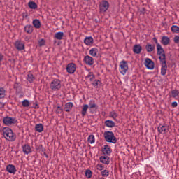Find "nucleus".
I'll return each instance as SVG.
<instances>
[{
    "mask_svg": "<svg viewBox=\"0 0 179 179\" xmlns=\"http://www.w3.org/2000/svg\"><path fill=\"white\" fill-rule=\"evenodd\" d=\"M3 136L5 139L9 141V142H13V141L16 140V134H15L13 131L9 127H4L3 129Z\"/></svg>",
    "mask_w": 179,
    "mask_h": 179,
    "instance_id": "f257e3e1",
    "label": "nucleus"
},
{
    "mask_svg": "<svg viewBox=\"0 0 179 179\" xmlns=\"http://www.w3.org/2000/svg\"><path fill=\"white\" fill-rule=\"evenodd\" d=\"M103 137L105 138V141L106 142H108L109 143H117V137H115L113 131H105L103 133Z\"/></svg>",
    "mask_w": 179,
    "mask_h": 179,
    "instance_id": "f03ea898",
    "label": "nucleus"
},
{
    "mask_svg": "<svg viewBox=\"0 0 179 179\" xmlns=\"http://www.w3.org/2000/svg\"><path fill=\"white\" fill-rule=\"evenodd\" d=\"M157 54L159 55V59L160 62L166 61V53L164 52V49L162 47V45L158 44L157 45Z\"/></svg>",
    "mask_w": 179,
    "mask_h": 179,
    "instance_id": "7ed1b4c3",
    "label": "nucleus"
},
{
    "mask_svg": "<svg viewBox=\"0 0 179 179\" xmlns=\"http://www.w3.org/2000/svg\"><path fill=\"white\" fill-rule=\"evenodd\" d=\"M119 71L122 75H125L128 72V62L125 60H122L120 62Z\"/></svg>",
    "mask_w": 179,
    "mask_h": 179,
    "instance_id": "20e7f679",
    "label": "nucleus"
},
{
    "mask_svg": "<svg viewBox=\"0 0 179 179\" xmlns=\"http://www.w3.org/2000/svg\"><path fill=\"white\" fill-rule=\"evenodd\" d=\"M3 122L4 125H7V127H10V125L16 124V122H17V120H16L15 117L7 116L3 118Z\"/></svg>",
    "mask_w": 179,
    "mask_h": 179,
    "instance_id": "39448f33",
    "label": "nucleus"
},
{
    "mask_svg": "<svg viewBox=\"0 0 179 179\" xmlns=\"http://www.w3.org/2000/svg\"><path fill=\"white\" fill-rule=\"evenodd\" d=\"M50 89L57 92L61 89V80L59 79H55L50 83Z\"/></svg>",
    "mask_w": 179,
    "mask_h": 179,
    "instance_id": "423d86ee",
    "label": "nucleus"
},
{
    "mask_svg": "<svg viewBox=\"0 0 179 179\" xmlns=\"http://www.w3.org/2000/svg\"><path fill=\"white\" fill-rule=\"evenodd\" d=\"M108 8H110V3H108L106 0H103L99 3V10L101 12H106L108 10Z\"/></svg>",
    "mask_w": 179,
    "mask_h": 179,
    "instance_id": "0eeeda50",
    "label": "nucleus"
},
{
    "mask_svg": "<svg viewBox=\"0 0 179 179\" xmlns=\"http://www.w3.org/2000/svg\"><path fill=\"white\" fill-rule=\"evenodd\" d=\"M66 69L68 73H75V72L76 71V64H75L74 63H69L67 64Z\"/></svg>",
    "mask_w": 179,
    "mask_h": 179,
    "instance_id": "6e6552de",
    "label": "nucleus"
},
{
    "mask_svg": "<svg viewBox=\"0 0 179 179\" xmlns=\"http://www.w3.org/2000/svg\"><path fill=\"white\" fill-rule=\"evenodd\" d=\"M83 62L86 65H89L90 66H92V65L94 64V59H93V57H90V55L85 56Z\"/></svg>",
    "mask_w": 179,
    "mask_h": 179,
    "instance_id": "1a4fd4ad",
    "label": "nucleus"
},
{
    "mask_svg": "<svg viewBox=\"0 0 179 179\" xmlns=\"http://www.w3.org/2000/svg\"><path fill=\"white\" fill-rule=\"evenodd\" d=\"M157 131L159 132V134L164 135V134H167V132H169V126L159 124V126L157 127Z\"/></svg>",
    "mask_w": 179,
    "mask_h": 179,
    "instance_id": "9d476101",
    "label": "nucleus"
},
{
    "mask_svg": "<svg viewBox=\"0 0 179 179\" xmlns=\"http://www.w3.org/2000/svg\"><path fill=\"white\" fill-rule=\"evenodd\" d=\"M145 66L148 69H155V62H153L152 59L149 58L145 59Z\"/></svg>",
    "mask_w": 179,
    "mask_h": 179,
    "instance_id": "9b49d317",
    "label": "nucleus"
},
{
    "mask_svg": "<svg viewBox=\"0 0 179 179\" xmlns=\"http://www.w3.org/2000/svg\"><path fill=\"white\" fill-rule=\"evenodd\" d=\"M15 47L18 51H23L24 50V43L20 40H17L15 43Z\"/></svg>",
    "mask_w": 179,
    "mask_h": 179,
    "instance_id": "f8f14e48",
    "label": "nucleus"
},
{
    "mask_svg": "<svg viewBox=\"0 0 179 179\" xmlns=\"http://www.w3.org/2000/svg\"><path fill=\"white\" fill-rule=\"evenodd\" d=\"M161 64V75L164 76L167 73V61L160 62Z\"/></svg>",
    "mask_w": 179,
    "mask_h": 179,
    "instance_id": "ddd939ff",
    "label": "nucleus"
},
{
    "mask_svg": "<svg viewBox=\"0 0 179 179\" xmlns=\"http://www.w3.org/2000/svg\"><path fill=\"white\" fill-rule=\"evenodd\" d=\"M6 170L8 173H10V174H15L17 171V170H16V166L13 164L7 165Z\"/></svg>",
    "mask_w": 179,
    "mask_h": 179,
    "instance_id": "4468645a",
    "label": "nucleus"
},
{
    "mask_svg": "<svg viewBox=\"0 0 179 179\" xmlns=\"http://www.w3.org/2000/svg\"><path fill=\"white\" fill-rule=\"evenodd\" d=\"M22 152L24 153V155H29V153H31V147L29 144H24L22 145Z\"/></svg>",
    "mask_w": 179,
    "mask_h": 179,
    "instance_id": "2eb2a0df",
    "label": "nucleus"
},
{
    "mask_svg": "<svg viewBox=\"0 0 179 179\" xmlns=\"http://www.w3.org/2000/svg\"><path fill=\"white\" fill-rule=\"evenodd\" d=\"M90 55L94 58L99 57V49H97V48H91L90 50Z\"/></svg>",
    "mask_w": 179,
    "mask_h": 179,
    "instance_id": "dca6fc26",
    "label": "nucleus"
},
{
    "mask_svg": "<svg viewBox=\"0 0 179 179\" xmlns=\"http://www.w3.org/2000/svg\"><path fill=\"white\" fill-rule=\"evenodd\" d=\"M102 152L103 155H108V156H110V155H111V152H113V150H111L110 145H106L102 148Z\"/></svg>",
    "mask_w": 179,
    "mask_h": 179,
    "instance_id": "f3484780",
    "label": "nucleus"
},
{
    "mask_svg": "<svg viewBox=\"0 0 179 179\" xmlns=\"http://www.w3.org/2000/svg\"><path fill=\"white\" fill-rule=\"evenodd\" d=\"M99 160L103 164H108L110 163V157L107 155H102L100 157Z\"/></svg>",
    "mask_w": 179,
    "mask_h": 179,
    "instance_id": "a211bd4d",
    "label": "nucleus"
},
{
    "mask_svg": "<svg viewBox=\"0 0 179 179\" xmlns=\"http://www.w3.org/2000/svg\"><path fill=\"white\" fill-rule=\"evenodd\" d=\"M94 43V40L93 39V37L92 36H87L84 39V43L86 45H92Z\"/></svg>",
    "mask_w": 179,
    "mask_h": 179,
    "instance_id": "6ab92c4d",
    "label": "nucleus"
},
{
    "mask_svg": "<svg viewBox=\"0 0 179 179\" xmlns=\"http://www.w3.org/2000/svg\"><path fill=\"white\" fill-rule=\"evenodd\" d=\"M24 30L25 33H27V34H31L34 30V28L33 27V25L27 24L24 27Z\"/></svg>",
    "mask_w": 179,
    "mask_h": 179,
    "instance_id": "aec40b11",
    "label": "nucleus"
},
{
    "mask_svg": "<svg viewBox=\"0 0 179 179\" xmlns=\"http://www.w3.org/2000/svg\"><path fill=\"white\" fill-rule=\"evenodd\" d=\"M73 107V103L68 102L65 104L64 111H66V113H69L70 111H71Z\"/></svg>",
    "mask_w": 179,
    "mask_h": 179,
    "instance_id": "412c9836",
    "label": "nucleus"
},
{
    "mask_svg": "<svg viewBox=\"0 0 179 179\" xmlns=\"http://www.w3.org/2000/svg\"><path fill=\"white\" fill-rule=\"evenodd\" d=\"M161 43L163 45H169L170 44V38L168 36H162Z\"/></svg>",
    "mask_w": 179,
    "mask_h": 179,
    "instance_id": "4be33fe9",
    "label": "nucleus"
},
{
    "mask_svg": "<svg viewBox=\"0 0 179 179\" xmlns=\"http://www.w3.org/2000/svg\"><path fill=\"white\" fill-rule=\"evenodd\" d=\"M141 51H142V46H141V45L137 44L134 46L133 52H134V54H139L140 52H141Z\"/></svg>",
    "mask_w": 179,
    "mask_h": 179,
    "instance_id": "5701e85b",
    "label": "nucleus"
},
{
    "mask_svg": "<svg viewBox=\"0 0 179 179\" xmlns=\"http://www.w3.org/2000/svg\"><path fill=\"white\" fill-rule=\"evenodd\" d=\"M32 24L35 29H40V27H41V22H40V20L38 19L34 20Z\"/></svg>",
    "mask_w": 179,
    "mask_h": 179,
    "instance_id": "b1692460",
    "label": "nucleus"
},
{
    "mask_svg": "<svg viewBox=\"0 0 179 179\" xmlns=\"http://www.w3.org/2000/svg\"><path fill=\"white\" fill-rule=\"evenodd\" d=\"M155 48H155V45H152L150 43H148L145 45V50H146L147 52H152V51H155Z\"/></svg>",
    "mask_w": 179,
    "mask_h": 179,
    "instance_id": "393cba45",
    "label": "nucleus"
},
{
    "mask_svg": "<svg viewBox=\"0 0 179 179\" xmlns=\"http://www.w3.org/2000/svg\"><path fill=\"white\" fill-rule=\"evenodd\" d=\"M89 105L84 104L83 106L82 111H81V115L82 117H85L86 114H87V110H89Z\"/></svg>",
    "mask_w": 179,
    "mask_h": 179,
    "instance_id": "a878e982",
    "label": "nucleus"
},
{
    "mask_svg": "<svg viewBox=\"0 0 179 179\" xmlns=\"http://www.w3.org/2000/svg\"><path fill=\"white\" fill-rule=\"evenodd\" d=\"M105 125L108 127V128H114L115 123L113 120H108L105 121Z\"/></svg>",
    "mask_w": 179,
    "mask_h": 179,
    "instance_id": "bb28decb",
    "label": "nucleus"
},
{
    "mask_svg": "<svg viewBox=\"0 0 179 179\" xmlns=\"http://www.w3.org/2000/svg\"><path fill=\"white\" fill-rule=\"evenodd\" d=\"M35 129L36 132L41 133L43 131H44V126H43V124L41 123L37 124L35 126Z\"/></svg>",
    "mask_w": 179,
    "mask_h": 179,
    "instance_id": "cd10ccee",
    "label": "nucleus"
},
{
    "mask_svg": "<svg viewBox=\"0 0 179 179\" xmlns=\"http://www.w3.org/2000/svg\"><path fill=\"white\" fill-rule=\"evenodd\" d=\"M54 38L56 40H62L64 38V32H57L55 34Z\"/></svg>",
    "mask_w": 179,
    "mask_h": 179,
    "instance_id": "c85d7f7f",
    "label": "nucleus"
},
{
    "mask_svg": "<svg viewBox=\"0 0 179 179\" xmlns=\"http://www.w3.org/2000/svg\"><path fill=\"white\" fill-rule=\"evenodd\" d=\"M85 79H89L90 82H92V80H94L96 79V76H94V73L93 72H90L87 76H85Z\"/></svg>",
    "mask_w": 179,
    "mask_h": 179,
    "instance_id": "c756f323",
    "label": "nucleus"
},
{
    "mask_svg": "<svg viewBox=\"0 0 179 179\" xmlns=\"http://www.w3.org/2000/svg\"><path fill=\"white\" fill-rule=\"evenodd\" d=\"M88 106L90 109L96 108V110H97V108H99V106L96 104L94 100H90Z\"/></svg>",
    "mask_w": 179,
    "mask_h": 179,
    "instance_id": "7c9ffc66",
    "label": "nucleus"
},
{
    "mask_svg": "<svg viewBox=\"0 0 179 179\" xmlns=\"http://www.w3.org/2000/svg\"><path fill=\"white\" fill-rule=\"evenodd\" d=\"M92 85L94 86V87L97 88L99 86H101L102 83L100 80H94Z\"/></svg>",
    "mask_w": 179,
    "mask_h": 179,
    "instance_id": "2f4dec72",
    "label": "nucleus"
},
{
    "mask_svg": "<svg viewBox=\"0 0 179 179\" xmlns=\"http://www.w3.org/2000/svg\"><path fill=\"white\" fill-rule=\"evenodd\" d=\"M28 6L30 9H37V5L34 1H29L28 3Z\"/></svg>",
    "mask_w": 179,
    "mask_h": 179,
    "instance_id": "473e14b6",
    "label": "nucleus"
},
{
    "mask_svg": "<svg viewBox=\"0 0 179 179\" xmlns=\"http://www.w3.org/2000/svg\"><path fill=\"white\" fill-rule=\"evenodd\" d=\"M95 141L96 140L94 138V135L92 134L88 136L87 142L89 143H91V145H92V143H94Z\"/></svg>",
    "mask_w": 179,
    "mask_h": 179,
    "instance_id": "72a5a7b5",
    "label": "nucleus"
},
{
    "mask_svg": "<svg viewBox=\"0 0 179 179\" xmlns=\"http://www.w3.org/2000/svg\"><path fill=\"white\" fill-rule=\"evenodd\" d=\"M172 97L176 99V97H178L179 91L178 90H173L171 91Z\"/></svg>",
    "mask_w": 179,
    "mask_h": 179,
    "instance_id": "f704fd0d",
    "label": "nucleus"
},
{
    "mask_svg": "<svg viewBox=\"0 0 179 179\" xmlns=\"http://www.w3.org/2000/svg\"><path fill=\"white\" fill-rule=\"evenodd\" d=\"M22 105L23 107H29L30 106V101L27 99H24L22 101Z\"/></svg>",
    "mask_w": 179,
    "mask_h": 179,
    "instance_id": "c9c22d12",
    "label": "nucleus"
},
{
    "mask_svg": "<svg viewBox=\"0 0 179 179\" xmlns=\"http://www.w3.org/2000/svg\"><path fill=\"white\" fill-rule=\"evenodd\" d=\"M171 30L173 33H179V27L177 25H173Z\"/></svg>",
    "mask_w": 179,
    "mask_h": 179,
    "instance_id": "e433bc0d",
    "label": "nucleus"
},
{
    "mask_svg": "<svg viewBox=\"0 0 179 179\" xmlns=\"http://www.w3.org/2000/svg\"><path fill=\"white\" fill-rule=\"evenodd\" d=\"M109 115L110 118H113V120H115L117 117H118V114H117L115 111L110 112Z\"/></svg>",
    "mask_w": 179,
    "mask_h": 179,
    "instance_id": "4c0bfd02",
    "label": "nucleus"
},
{
    "mask_svg": "<svg viewBox=\"0 0 179 179\" xmlns=\"http://www.w3.org/2000/svg\"><path fill=\"white\" fill-rule=\"evenodd\" d=\"M27 80L30 83H32V82L34 80V76H33V74H31V73L28 74L27 75Z\"/></svg>",
    "mask_w": 179,
    "mask_h": 179,
    "instance_id": "58836bf2",
    "label": "nucleus"
},
{
    "mask_svg": "<svg viewBox=\"0 0 179 179\" xmlns=\"http://www.w3.org/2000/svg\"><path fill=\"white\" fill-rule=\"evenodd\" d=\"M101 174L102 177H108V176H110V172L107 170H103L101 171Z\"/></svg>",
    "mask_w": 179,
    "mask_h": 179,
    "instance_id": "ea45409f",
    "label": "nucleus"
},
{
    "mask_svg": "<svg viewBox=\"0 0 179 179\" xmlns=\"http://www.w3.org/2000/svg\"><path fill=\"white\" fill-rule=\"evenodd\" d=\"M6 93V91H5V89L3 88H0V99H3L6 96L5 94Z\"/></svg>",
    "mask_w": 179,
    "mask_h": 179,
    "instance_id": "a19ab883",
    "label": "nucleus"
},
{
    "mask_svg": "<svg viewBox=\"0 0 179 179\" xmlns=\"http://www.w3.org/2000/svg\"><path fill=\"white\" fill-rule=\"evenodd\" d=\"M85 176L87 178H92V171L90 169H87L85 171Z\"/></svg>",
    "mask_w": 179,
    "mask_h": 179,
    "instance_id": "79ce46f5",
    "label": "nucleus"
},
{
    "mask_svg": "<svg viewBox=\"0 0 179 179\" xmlns=\"http://www.w3.org/2000/svg\"><path fill=\"white\" fill-rule=\"evenodd\" d=\"M39 47H43V45H45V41L44 39H41L38 41Z\"/></svg>",
    "mask_w": 179,
    "mask_h": 179,
    "instance_id": "37998d69",
    "label": "nucleus"
},
{
    "mask_svg": "<svg viewBox=\"0 0 179 179\" xmlns=\"http://www.w3.org/2000/svg\"><path fill=\"white\" fill-rule=\"evenodd\" d=\"M96 169L99 171H101L103 169H104V166L102 164H98L96 165Z\"/></svg>",
    "mask_w": 179,
    "mask_h": 179,
    "instance_id": "c03bdc74",
    "label": "nucleus"
},
{
    "mask_svg": "<svg viewBox=\"0 0 179 179\" xmlns=\"http://www.w3.org/2000/svg\"><path fill=\"white\" fill-rule=\"evenodd\" d=\"M173 41L174 43H176V44L179 43V36H176L173 38Z\"/></svg>",
    "mask_w": 179,
    "mask_h": 179,
    "instance_id": "a18cd8bd",
    "label": "nucleus"
},
{
    "mask_svg": "<svg viewBox=\"0 0 179 179\" xmlns=\"http://www.w3.org/2000/svg\"><path fill=\"white\" fill-rule=\"evenodd\" d=\"M22 15L23 19H27V17H29V14H27V13H22Z\"/></svg>",
    "mask_w": 179,
    "mask_h": 179,
    "instance_id": "49530a36",
    "label": "nucleus"
},
{
    "mask_svg": "<svg viewBox=\"0 0 179 179\" xmlns=\"http://www.w3.org/2000/svg\"><path fill=\"white\" fill-rule=\"evenodd\" d=\"M177 106H178V103H177V101H174L171 103V107H173V108H176Z\"/></svg>",
    "mask_w": 179,
    "mask_h": 179,
    "instance_id": "de8ad7c7",
    "label": "nucleus"
},
{
    "mask_svg": "<svg viewBox=\"0 0 179 179\" xmlns=\"http://www.w3.org/2000/svg\"><path fill=\"white\" fill-rule=\"evenodd\" d=\"M153 41L155 43V44L157 45L158 44H160L159 43V42L157 41V38H156V37H154L152 38Z\"/></svg>",
    "mask_w": 179,
    "mask_h": 179,
    "instance_id": "09e8293b",
    "label": "nucleus"
},
{
    "mask_svg": "<svg viewBox=\"0 0 179 179\" xmlns=\"http://www.w3.org/2000/svg\"><path fill=\"white\" fill-rule=\"evenodd\" d=\"M3 60V55H2V53H0V62H2Z\"/></svg>",
    "mask_w": 179,
    "mask_h": 179,
    "instance_id": "8fccbe9b",
    "label": "nucleus"
},
{
    "mask_svg": "<svg viewBox=\"0 0 179 179\" xmlns=\"http://www.w3.org/2000/svg\"><path fill=\"white\" fill-rule=\"evenodd\" d=\"M62 111V109H56L57 114H61Z\"/></svg>",
    "mask_w": 179,
    "mask_h": 179,
    "instance_id": "3c124183",
    "label": "nucleus"
},
{
    "mask_svg": "<svg viewBox=\"0 0 179 179\" xmlns=\"http://www.w3.org/2000/svg\"><path fill=\"white\" fill-rule=\"evenodd\" d=\"M57 110H62V109L61 108V106H57Z\"/></svg>",
    "mask_w": 179,
    "mask_h": 179,
    "instance_id": "603ef678",
    "label": "nucleus"
},
{
    "mask_svg": "<svg viewBox=\"0 0 179 179\" xmlns=\"http://www.w3.org/2000/svg\"><path fill=\"white\" fill-rule=\"evenodd\" d=\"M84 1H90V0H84Z\"/></svg>",
    "mask_w": 179,
    "mask_h": 179,
    "instance_id": "864d4df0",
    "label": "nucleus"
}]
</instances>
